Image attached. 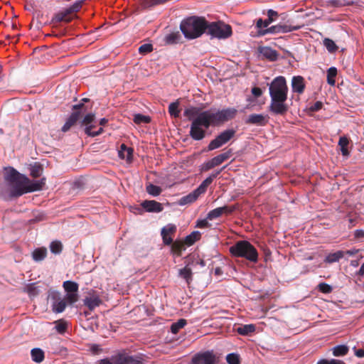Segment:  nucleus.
Returning a JSON list of instances; mask_svg holds the SVG:
<instances>
[{
	"label": "nucleus",
	"instance_id": "obj_1",
	"mask_svg": "<svg viewBox=\"0 0 364 364\" xmlns=\"http://www.w3.org/2000/svg\"><path fill=\"white\" fill-rule=\"evenodd\" d=\"M237 110L230 107L218 110L202 111L200 107H191L184 110L183 114L191 121L189 135L195 141H200L206 136V129L210 127H215L223 124L235 117Z\"/></svg>",
	"mask_w": 364,
	"mask_h": 364
},
{
	"label": "nucleus",
	"instance_id": "obj_2",
	"mask_svg": "<svg viewBox=\"0 0 364 364\" xmlns=\"http://www.w3.org/2000/svg\"><path fill=\"white\" fill-rule=\"evenodd\" d=\"M288 86L284 77H275L269 85V91L270 104L269 112L274 115L284 116L289 110V105L286 103L288 95Z\"/></svg>",
	"mask_w": 364,
	"mask_h": 364
},
{
	"label": "nucleus",
	"instance_id": "obj_3",
	"mask_svg": "<svg viewBox=\"0 0 364 364\" xmlns=\"http://www.w3.org/2000/svg\"><path fill=\"white\" fill-rule=\"evenodd\" d=\"M5 181L10 187V195L12 197H19L24 193H30V180L26 176L21 174L14 168H10L5 175Z\"/></svg>",
	"mask_w": 364,
	"mask_h": 364
},
{
	"label": "nucleus",
	"instance_id": "obj_4",
	"mask_svg": "<svg viewBox=\"0 0 364 364\" xmlns=\"http://www.w3.org/2000/svg\"><path fill=\"white\" fill-rule=\"evenodd\" d=\"M207 21L204 17L190 16L181 21L180 29L186 38L195 39L206 33Z\"/></svg>",
	"mask_w": 364,
	"mask_h": 364
},
{
	"label": "nucleus",
	"instance_id": "obj_5",
	"mask_svg": "<svg viewBox=\"0 0 364 364\" xmlns=\"http://www.w3.org/2000/svg\"><path fill=\"white\" fill-rule=\"evenodd\" d=\"M229 250L232 257H243L254 263L258 261L257 250L247 240H239L236 242L230 247Z\"/></svg>",
	"mask_w": 364,
	"mask_h": 364
},
{
	"label": "nucleus",
	"instance_id": "obj_6",
	"mask_svg": "<svg viewBox=\"0 0 364 364\" xmlns=\"http://www.w3.org/2000/svg\"><path fill=\"white\" fill-rule=\"evenodd\" d=\"M206 34L209 35L210 38L225 39L232 36V30L229 24L223 21H207Z\"/></svg>",
	"mask_w": 364,
	"mask_h": 364
},
{
	"label": "nucleus",
	"instance_id": "obj_7",
	"mask_svg": "<svg viewBox=\"0 0 364 364\" xmlns=\"http://www.w3.org/2000/svg\"><path fill=\"white\" fill-rule=\"evenodd\" d=\"M236 134V131L233 129H225L220 133L214 139L210 141L208 146V149L212 151L218 149L228 143L232 139Z\"/></svg>",
	"mask_w": 364,
	"mask_h": 364
},
{
	"label": "nucleus",
	"instance_id": "obj_8",
	"mask_svg": "<svg viewBox=\"0 0 364 364\" xmlns=\"http://www.w3.org/2000/svg\"><path fill=\"white\" fill-rule=\"evenodd\" d=\"M299 26H291L287 24L279 23L270 27L264 28L263 29L257 30V36H264L267 34H279L286 33L293 31L299 29Z\"/></svg>",
	"mask_w": 364,
	"mask_h": 364
},
{
	"label": "nucleus",
	"instance_id": "obj_9",
	"mask_svg": "<svg viewBox=\"0 0 364 364\" xmlns=\"http://www.w3.org/2000/svg\"><path fill=\"white\" fill-rule=\"evenodd\" d=\"M114 364H144V359L139 355L119 353L112 358Z\"/></svg>",
	"mask_w": 364,
	"mask_h": 364
},
{
	"label": "nucleus",
	"instance_id": "obj_10",
	"mask_svg": "<svg viewBox=\"0 0 364 364\" xmlns=\"http://www.w3.org/2000/svg\"><path fill=\"white\" fill-rule=\"evenodd\" d=\"M48 298L52 301V311L55 314L62 313L67 306L65 299L61 298L60 294L57 291H53L49 294Z\"/></svg>",
	"mask_w": 364,
	"mask_h": 364
},
{
	"label": "nucleus",
	"instance_id": "obj_11",
	"mask_svg": "<svg viewBox=\"0 0 364 364\" xmlns=\"http://www.w3.org/2000/svg\"><path fill=\"white\" fill-rule=\"evenodd\" d=\"M217 357L210 351L195 355L191 360L192 364H218Z\"/></svg>",
	"mask_w": 364,
	"mask_h": 364
},
{
	"label": "nucleus",
	"instance_id": "obj_12",
	"mask_svg": "<svg viewBox=\"0 0 364 364\" xmlns=\"http://www.w3.org/2000/svg\"><path fill=\"white\" fill-rule=\"evenodd\" d=\"M83 304L90 311H93L102 304V300L96 291L90 289L87 291V296L83 299Z\"/></svg>",
	"mask_w": 364,
	"mask_h": 364
},
{
	"label": "nucleus",
	"instance_id": "obj_13",
	"mask_svg": "<svg viewBox=\"0 0 364 364\" xmlns=\"http://www.w3.org/2000/svg\"><path fill=\"white\" fill-rule=\"evenodd\" d=\"M267 19L263 20L262 18H259L256 20L255 26L257 30L268 27L272 23L275 21L279 16L278 12L273 9H269L267 12Z\"/></svg>",
	"mask_w": 364,
	"mask_h": 364
},
{
	"label": "nucleus",
	"instance_id": "obj_14",
	"mask_svg": "<svg viewBox=\"0 0 364 364\" xmlns=\"http://www.w3.org/2000/svg\"><path fill=\"white\" fill-rule=\"evenodd\" d=\"M269 122V117L262 114H252L245 120V124L259 127L265 126Z\"/></svg>",
	"mask_w": 364,
	"mask_h": 364
},
{
	"label": "nucleus",
	"instance_id": "obj_15",
	"mask_svg": "<svg viewBox=\"0 0 364 364\" xmlns=\"http://www.w3.org/2000/svg\"><path fill=\"white\" fill-rule=\"evenodd\" d=\"M141 205L146 211L149 213H160L164 210L162 204L154 200H144Z\"/></svg>",
	"mask_w": 364,
	"mask_h": 364
},
{
	"label": "nucleus",
	"instance_id": "obj_16",
	"mask_svg": "<svg viewBox=\"0 0 364 364\" xmlns=\"http://www.w3.org/2000/svg\"><path fill=\"white\" fill-rule=\"evenodd\" d=\"M306 85L302 76H294L291 79V88L294 92L302 94L304 92Z\"/></svg>",
	"mask_w": 364,
	"mask_h": 364
},
{
	"label": "nucleus",
	"instance_id": "obj_17",
	"mask_svg": "<svg viewBox=\"0 0 364 364\" xmlns=\"http://www.w3.org/2000/svg\"><path fill=\"white\" fill-rule=\"evenodd\" d=\"M226 166H223L220 171H216L214 173H212L210 176L205 178L200 185L196 188L197 191L200 194H203L205 193L207 188L212 183L214 178H215L220 172L225 168Z\"/></svg>",
	"mask_w": 364,
	"mask_h": 364
},
{
	"label": "nucleus",
	"instance_id": "obj_18",
	"mask_svg": "<svg viewBox=\"0 0 364 364\" xmlns=\"http://www.w3.org/2000/svg\"><path fill=\"white\" fill-rule=\"evenodd\" d=\"M259 52L263 58L270 61H274L278 58L277 51L268 46L259 48Z\"/></svg>",
	"mask_w": 364,
	"mask_h": 364
},
{
	"label": "nucleus",
	"instance_id": "obj_19",
	"mask_svg": "<svg viewBox=\"0 0 364 364\" xmlns=\"http://www.w3.org/2000/svg\"><path fill=\"white\" fill-rule=\"evenodd\" d=\"M80 119V112H73L70 116L68 117L61 130L63 132H68L71 127H73L79 119Z\"/></svg>",
	"mask_w": 364,
	"mask_h": 364
},
{
	"label": "nucleus",
	"instance_id": "obj_20",
	"mask_svg": "<svg viewBox=\"0 0 364 364\" xmlns=\"http://www.w3.org/2000/svg\"><path fill=\"white\" fill-rule=\"evenodd\" d=\"M200 195L201 194L197 191V189H195L189 194L182 197L179 200L178 204L181 205H184L186 204L192 203L196 201Z\"/></svg>",
	"mask_w": 364,
	"mask_h": 364
},
{
	"label": "nucleus",
	"instance_id": "obj_21",
	"mask_svg": "<svg viewBox=\"0 0 364 364\" xmlns=\"http://www.w3.org/2000/svg\"><path fill=\"white\" fill-rule=\"evenodd\" d=\"M119 156L123 159H126L128 162L132 161L133 149L127 147L124 144H122L119 151Z\"/></svg>",
	"mask_w": 364,
	"mask_h": 364
},
{
	"label": "nucleus",
	"instance_id": "obj_22",
	"mask_svg": "<svg viewBox=\"0 0 364 364\" xmlns=\"http://www.w3.org/2000/svg\"><path fill=\"white\" fill-rule=\"evenodd\" d=\"M255 330L256 326L254 324L242 325L235 329L236 332L242 336H249L254 333Z\"/></svg>",
	"mask_w": 364,
	"mask_h": 364
},
{
	"label": "nucleus",
	"instance_id": "obj_23",
	"mask_svg": "<svg viewBox=\"0 0 364 364\" xmlns=\"http://www.w3.org/2000/svg\"><path fill=\"white\" fill-rule=\"evenodd\" d=\"M95 119V114L93 113L87 114L83 119L80 122L81 127H85V128L90 127L92 129L95 127L92 122Z\"/></svg>",
	"mask_w": 364,
	"mask_h": 364
},
{
	"label": "nucleus",
	"instance_id": "obj_24",
	"mask_svg": "<svg viewBox=\"0 0 364 364\" xmlns=\"http://www.w3.org/2000/svg\"><path fill=\"white\" fill-rule=\"evenodd\" d=\"M47 256V249L46 247H39L36 249L32 253V257L36 262L43 260Z\"/></svg>",
	"mask_w": 364,
	"mask_h": 364
},
{
	"label": "nucleus",
	"instance_id": "obj_25",
	"mask_svg": "<svg viewBox=\"0 0 364 364\" xmlns=\"http://www.w3.org/2000/svg\"><path fill=\"white\" fill-rule=\"evenodd\" d=\"M31 355L32 360L38 363L43 362L45 358L43 350L38 348H33L31 351Z\"/></svg>",
	"mask_w": 364,
	"mask_h": 364
},
{
	"label": "nucleus",
	"instance_id": "obj_26",
	"mask_svg": "<svg viewBox=\"0 0 364 364\" xmlns=\"http://www.w3.org/2000/svg\"><path fill=\"white\" fill-rule=\"evenodd\" d=\"M344 255L345 252L341 250L333 253H330L326 257L324 262L326 263H333L338 262L340 259L343 257Z\"/></svg>",
	"mask_w": 364,
	"mask_h": 364
},
{
	"label": "nucleus",
	"instance_id": "obj_27",
	"mask_svg": "<svg viewBox=\"0 0 364 364\" xmlns=\"http://www.w3.org/2000/svg\"><path fill=\"white\" fill-rule=\"evenodd\" d=\"M63 287L66 293H77L79 285L77 282L73 281H65L63 284Z\"/></svg>",
	"mask_w": 364,
	"mask_h": 364
},
{
	"label": "nucleus",
	"instance_id": "obj_28",
	"mask_svg": "<svg viewBox=\"0 0 364 364\" xmlns=\"http://www.w3.org/2000/svg\"><path fill=\"white\" fill-rule=\"evenodd\" d=\"M327 6L333 7H343L346 6H352L354 4L353 1L350 0H328L326 1Z\"/></svg>",
	"mask_w": 364,
	"mask_h": 364
},
{
	"label": "nucleus",
	"instance_id": "obj_29",
	"mask_svg": "<svg viewBox=\"0 0 364 364\" xmlns=\"http://www.w3.org/2000/svg\"><path fill=\"white\" fill-rule=\"evenodd\" d=\"M201 234L199 231H193L185 237L184 243L188 246L193 245L196 241L199 240Z\"/></svg>",
	"mask_w": 364,
	"mask_h": 364
},
{
	"label": "nucleus",
	"instance_id": "obj_30",
	"mask_svg": "<svg viewBox=\"0 0 364 364\" xmlns=\"http://www.w3.org/2000/svg\"><path fill=\"white\" fill-rule=\"evenodd\" d=\"M67 12H68V9H65L64 11H62L58 13L55 16V21L57 22H62V21H65L67 23L70 22L73 19V17H71L70 13H67Z\"/></svg>",
	"mask_w": 364,
	"mask_h": 364
},
{
	"label": "nucleus",
	"instance_id": "obj_31",
	"mask_svg": "<svg viewBox=\"0 0 364 364\" xmlns=\"http://www.w3.org/2000/svg\"><path fill=\"white\" fill-rule=\"evenodd\" d=\"M170 245H171L172 252L178 256H181L182 251L185 250V243L179 240L172 242Z\"/></svg>",
	"mask_w": 364,
	"mask_h": 364
},
{
	"label": "nucleus",
	"instance_id": "obj_32",
	"mask_svg": "<svg viewBox=\"0 0 364 364\" xmlns=\"http://www.w3.org/2000/svg\"><path fill=\"white\" fill-rule=\"evenodd\" d=\"M349 144V140L346 136H341L338 141V146L341 148V153L343 156H349V151L348 150V145Z\"/></svg>",
	"mask_w": 364,
	"mask_h": 364
},
{
	"label": "nucleus",
	"instance_id": "obj_33",
	"mask_svg": "<svg viewBox=\"0 0 364 364\" xmlns=\"http://www.w3.org/2000/svg\"><path fill=\"white\" fill-rule=\"evenodd\" d=\"M46 184V178H42L41 180L31 182L30 181V188L28 189V191L34 192L37 191H41L43 189V186Z\"/></svg>",
	"mask_w": 364,
	"mask_h": 364
},
{
	"label": "nucleus",
	"instance_id": "obj_34",
	"mask_svg": "<svg viewBox=\"0 0 364 364\" xmlns=\"http://www.w3.org/2000/svg\"><path fill=\"white\" fill-rule=\"evenodd\" d=\"M31 176L33 178H38L39 177L43 171V167L40 163H34L33 165L31 166Z\"/></svg>",
	"mask_w": 364,
	"mask_h": 364
},
{
	"label": "nucleus",
	"instance_id": "obj_35",
	"mask_svg": "<svg viewBox=\"0 0 364 364\" xmlns=\"http://www.w3.org/2000/svg\"><path fill=\"white\" fill-rule=\"evenodd\" d=\"M146 191L149 195L152 196H158L162 192V189L161 187L154 185L152 183H149L148 185H146Z\"/></svg>",
	"mask_w": 364,
	"mask_h": 364
},
{
	"label": "nucleus",
	"instance_id": "obj_36",
	"mask_svg": "<svg viewBox=\"0 0 364 364\" xmlns=\"http://www.w3.org/2000/svg\"><path fill=\"white\" fill-rule=\"evenodd\" d=\"M187 324V321L184 318H181L176 322H174L171 326V331L176 334L180 329L183 328Z\"/></svg>",
	"mask_w": 364,
	"mask_h": 364
},
{
	"label": "nucleus",
	"instance_id": "obj_37",
	"mask_svg": "<svg viewBox=\"0 0 364 364\" xmlns=\"http://www.w3.org/2000/svg\"><path fill=\"white\" fill-rule=\"evenodd\" d=\"M348 347L345 345L336 346L333 348V354L334 356H343L348 353Z\"/></svg>",
	"mask_w": 364,
	"mask_h": 364
},
{
	"label": "nucleus",
	"instance_id": "obj_38",
	"mask_svg": "<svg viewBox=\"0 0 364 364\" xmlns=\"http://www.w3.org/2000/svg\"><path fill=\"white\" fill-rule=\"evenodd\" d=\"M337 75V69L335 67H331L327 70V82L330 85H335V78Z\"/></svg>",
	"mask_w": 364,
	"mask_h": 364
},
{
	"label": "nucleus",
	"instance_id": "obj_39",
	"mask_svg": "<svg viewBox=\"0 0 364 364\" xmlns=\"http://www.w3.org/2000/svg\"><path fill=\"white\" fill-rule=\"evenodd\" d=\"M323 45L328 51L331 53H335L338 48L335 42L328 38H324Z\"/></svg>",
	"mask_w": 364,
	"mask_h": 364
},
{
	"label": "nucleus",
	"instance_id": "obj_40",
	"mask_svg": "<svg viewBox=\"0 0 364 364\" xmlns=\"http://www.w3.org/2000/svg\"><path fill=\"white\" fill-rule=\"evenodd\" d=\"M179 274L181 277L186 279L188 284H189L190 281L192 280V271L191 269L188 267L181 269L179 270Z\"/></svg>",
	"mask_w": 364,
	"mask_h": 364
},
{
	"label": "nucleus",
	"instance_id": "obj_41",
	"mask_svg": "<svg viewBox=\"0 0 364 364\" xmlns=\"http://www.w3.org/2000/svg\"><path fill=\"white\" fill-rule=\"evenodd\" d=\"M50 250L55 255L60 254L63 250V245L58 240L53 241L50 245Z\"/></svg>",
	"mask_w": 364,
	"mask_h": 364
},
{
	"label": "nucleus",
	"instance_id": "obj_42",
	"mask_svg": "<svg viewBox=\"0 0 364 364\" xmlns=\"http://www.w3.org/2000/svg\"><path fill=\"white\" fill-rule=\"evenodd\" d=\"M133 121L137 124H148L151 122V118L149 116L136 114L134 116Z\"/></svg>",
	"mask_w": 364,
	"mask_h": 364
},
{
	"label": "nucleus",
	"instance_id": "obj_43",
	"mask_svg": "<svg viewBox=\"0 0 364 364\" xmlns=\"http://www.w3.org/2000/svg\"><path fill=\"white\" fill-rule=\"evenodd\" d=\"M178 105L179 104L178 102H172L169 105L168 112L171 116L174 117H178L180 113Z\"/></svg>",
	"mask_w": 364,
	"mask_h": 364
},
{
	"label": "nucleus",
	"instance_id": "obj_44",
	"mask_svg": "<svg viewBox=\"0 0 364 364\" xmlns=\"http://www.w3.org/2000/svg\"><path fill=\"white\" fill-rule=\"evenodd\" d=\"M83 2H84V0H80V1H75L72 6H70L68 8H67V9H68V12L67 13H70L72 14L73 13H76V12L79 11L80 9L82 6Z\"/></svg>",
	"mask_w": 364,
	"mask_h": 364
},
{
	"label": "nucleus",
	"instance_id": "obj_45",
	"mask_svg": "<svg viewBox=\"0 0 364 364\" xmlns=\"http://www.w3.org/2000/svg\"><path fill=\"white\" fill-rule=\"evenodd\" d=\"M223 215L221 208H217L210 210L207 215V219L213 220L215 218L220 217Z\"/></svg>",
	"mask_w": 364,
	"mask_h": 364
},
{
	"label": "nucleus",
	"instance_id": "obj_46",
	"mask_svg": "<svg viewBox=\"0 0 364 364\" xmlns=\"http://www.w3.org/2000/svg\"><path fill=\"white\" fill-rule=\"evenodd\" d=\"M180 38L181 36L178 33H172L166 36V42L168 44L176 43Z\"/></svg>",
	"mask_w": 364,
	"mask_h": 364
},
{
	"label": "nucleus",
	"instance_id": "obj_47",
	"mask_svg": "<svg viewBox=\"0 0 364 364\" xmlns=\"http://www.w3.org/2000/svg\"><path fill=\"white\" fill-rule=\"evenodd\" d=\"M79 296L77 293H67L63 299L67 304H73L78 301Z\"/></svg>",
	"mask_w": 364,
	"mask_h": 364
},
{
	"label": "nucleus",
	"instance_id": "obj_48",
	"mask_svg": "<svg viewBox=\"0 0 364 364\" xmlns=\"http://www.w3.org/2000/svg\"><path fill=\"white\" fill-rule=\"evenodd\" d=\"M55 323H56L55 328H56L57 331L60 333H65L68 328L67 322L63 319H60V320L57 321Z\"/></svg>",
	"mask_w": 364,
	"mask_h": 364
},
{
	"label": "nucleus",
	"instance_id": "obj_49",
	"mask_svg": "<svg viewBox=\"0 0 364 364\" xmlns=\"http://www.w3.org/2000/svg\"><path fill=\"white\" fill-rule=\"evenodd\" d=\"M176 232V226L173 224H168V225L164 227L161 229L162 233H166V235H173Z\"/></svg>",
	"mask_w": 364,
	"mask_h": 364
},
{
	"label": "nucleus",
	"instance_id": "obj_50",
	"mask_svg": "<svg viewBox=\"0 0 364 364\" xmlns=\"http://www.w3.org/2000/svg\"><path fill=\"white\" fill-rule=\"evenodd\" d=\"M226 360L228 364H240V357L237 354L230 353L226 357Z\"/></svg>",
	"mask_w": 364,
	"mask_h": 364
},
{
	"label": "nucleus",
	"instance_id": "obj_51",
	"mask_svg": "<svg viewBox=\"0 0 364 364\" xmlns=\"http://www.w3.org/2000/svg\"><path fill=\"white\" fill-rule=\"evenodd\" d=\"M153 50V46L150 43H145L139 46V52L140 54L146 55Z\"/></svg>",
	"mask_w": 364,
	"mask_h": 364
},
{
	"label": "nucleus",
	"instance_id": "obj_52",
	"mask_svg": "<svg viewBox=\"0 0 364 364\" xmlns=\"http://www.w3.org/2000/svg\"><path fill=\"white\" fill-rule=\"evenodd\" d=\"M104 132L103 128L100 127L97 131L92 132L90 127L85 128V133L90 136L94 137L100 135Z\"/></svg>",
	"mask_w": 364,
	"mask_h": 364
},
{
	"label": "nucleus",
	"instance_id": "obj_53",
	"mask_svg": "<svg viewBox=\"0 0 364 364\" xmlns=\"http://www.w3.org/2000/svg\"><path fill=\"white\" fill-rule=\"evenodd\" d=\"M318 287V290L324 294H329L332 291V287L326 283H320Z\"/></svg>",
	"mask_w": 364,
	"mask_h": 364
},
{
	"label": "nucleus",
	"instance_id": "obj_54",
	"mask_svg": "<svg viewBox=\"0 0 364 364\" xmlns=\"http://www.w3.org/2000/svg\"><path fill=\"white\" fill-rule=\"evenodd\" d=\"M73 112H80L81 117L82 114L87 111V108L83 102H80L79 104L73 106Z\"/></svg>",
	"mask_w": 364,
	"mask_h": 364
},
{
	"label": "nucleus",
	"instance_id": "obj_55",
	"mask_svg": "<svg viewBox=\"0 0 364 364\" xmlns=\"http://www.w3.org/2000/svg\"><path fill=\"white\" fill-rule=\"evenodd\" d=\"M220 208H221V210H222V213H225V214H231L232 213H233L237 207L236 205H230V206H228V205H225V206H223V207H220Z\"/></svg>",
	"mask_w": 364,
	"mask_h": 364
},
{
	"label": "nucleus",
	"instance_id": "obj_56",
	"mask_svg": "<svg viewBox=\"0 0 364 364\" xmlns=\"http://www.w3.org/2000/svg\"><path fill=\"white\" fill-rule=\"evenodd\" d=\"M317 364H346L343 361L336 359H331L330 360H321L319 362H318Z\"/></svg>",
	"mask_w": 364,
	"mask_h": 364
},
{
	"label": "nucleus",
	"instance_id": "obj_57",
	"mask_svg": "<svg viewBox=\"0 0 364 364\" xmlns=\"http://www.w3.org/2000/svg\"><path fill=\"white\" fill-rule=\"evenodd\" d=\"M161 234L163 242L164 243V245H170L171 244H172V242H173L172 235H166V233H162V232H161Z\"/></svg>",
	"mask_w": 364,
	"mask_h": 364
},
{
	"label": "nucleus",
	"instance_id": "obj_58",
	"mask_svg": "<svg viewBox=\"0 0 364 364\" xmlns=\"http://www.w3.org/2000/svg\"><path fill=\"white\" fill-rule=\"evenodd\" d=\"M220 158H221V160L223 161V162L228 160L232 155V149H228V151L222 153V154H218Z\"/></svg>",
	"mask_w": 364,
	"mask_h": 364
},
{
	"label": "nucleus",
	"instance_id": "obj_59",
	"mask_svg": "<svg viewBox=\"0 0 364 364\" xmlns=\"http://www.w3.org/2000/svg\"><path fill=\"white\" fill-rule=\"evenodd\" d=\"M220 158H221V160L223 161V162L228 160L232 155V149H228V151L222 153V154H218Z\"/></svg>",
	"mask_w": 364,
	"mask_h": 364
},
{
	"label": "nucleus",
	"instance_id": "obj_60",
	"mask_svg": "<svg viewBox=\"0 0 364 364\" xmlns=\"http://www.w3.org/2000/svg\"><path fill=\"white\" fill-rule=\"evenodd\" d=\"M208 219H203L197 221L196 227L198 228H206L210 226V224L208 223Z\"/></svg>",
	"mask_w": 364,
	"mask_h": 364
},
{
	"label": "nucleus",
	"instance_id": "obj_61",
	"mask_svg": "<svg viewBox=\"0 0 364 364\" xmlns=\"http://www.w3.org/2000/svg\"><path fill=\"white\" fill-rule=\"evenodd\" d=\"M322 106L323 103L320 101H317L309 107V109L311 112H317L322 108Z\"/></svg>",
	"mask_w": 364,
	"mask_h": 364
},
{
	"label": "nucleus",
	"instance_id": "obj_62",
	"mask_svg": "<svg viewBox=\"0 0 364 364\" xmlns=\"http://www.w3.org/2000/svg\"><path fill=\"white\" fill-rule=\"evenodd\" d=\"M252 94L255 97H259L262 95V91L261 88H259L258 87H254L252 89Z\"/></svg>",
	"mask_w": 364,
	"mask_h": 364
},
{
	"label": "nucleus",
	"instance_id": "obj_63",
	"mask_svg": "<svg viewBox=\"0 0 364 364\" xmlns=\"http://www.w3.org/2000/svg\"><path fill=\"white\" fill-rule=\"evenodd\" d=\"M211 160H212L213 164H214L215 167L218 166L223 163L219 155L213 157V159H211Z\"/></svg>",
	"mask_w": 364,
	"mask_h": 364
},
{
	"label": "nucleus",
	"instance_id": "obj_64",
	"mask_svg": "<svg viewBox=\"0 0 364 364\" xmlns=\"http://www.w3.org/2000/svg\"><path fill=\"white\" fill-rule=\"evenodd\" d=\"M214 167H215V166L213 164L212 160L210 159V161H208V162H206L205 164V167L203 168V170L208 171V170H210V169H211V168H213Z\"/></svg>",
	"mask_w": 364,
	"mask_h": 364
}]
</instances>
